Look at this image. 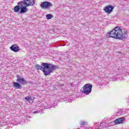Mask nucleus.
I'll return each instance as SVG.
<instances>
[{
    "label": "nucleus",
    "instance_id": "nucleus-13",
    "mask_svg": "<svg viewBox=\"0 0 129 129\" xmlns=\"http://www.w3.org/2000/svg\"><path fill=\"white\" fill-rule=\"evenodd\" d=\"M46 18L47 20H51V18H53V15H52V14H47Z\"/></svg>",
    "mask_w": 129,
    "mask_h": 129
},
{
    "label": "nucleus",
    "instance_id": "nucleus-16",
    "mask_svg": "<svg viewBox=\"0 0 129 129\" xmlns=\"http://www.w3.org/2000/svg\"><path fill=\"white\" fill-rule=\"evenodd\" d=\"M47 102H44V103H43V107L45 109H47L49 108V107H48V106H47Z\"/></svg>",
    "mask_w": 129,
    "mask_h": 129
},
{
    "label": "nucleus",
    "instance_id": "nucleus-14",
    "mask_svg": "<svg viewBox=\"0 0 129 129\" xmlns=\"http://www.w3.org/2000/svg\"><path fill=\"white\" fill-rule=\"evenodd\" d=\"M115 124H116V123H115V120H114V121H112L109 123V125L111 126H112V125H115Z\"/></svg>",
    "mask_w": 129,
    "mask_h": 129
},
{
    "label": "nucleus",
    "instance_id": "nucleus-17",
    "mask_svg": "<svg viewBox=\"0 0 129 129\" xmlns=\"http://www.w3.org/2000/svg\"><path fill=\"white\" fill-rule=\"evenodd\" d=\"M101 126H103V127H106V123L102 122L100 124Z\"/></svg>",
    "mask_w": 129,
    "mask_h": 129
},
{
    "label": "nucleus",
    "instance_id": "nucleus-5",
    "mask_svg": "<svg viewBox=\"0 0 129 129\" xmlns=\"http://www.w3.org/2000/svg\"><path fill=\"white\" fill-rule=\"evenodd\" d=\"M40 7L42 9H50V8H52V7H53V4L50 2L45 1L41 3Z\"/></svg>",
    "mask_w": 129,
    "mask_h": 129
},
{
    "label": "nucleus",
    "instance_id": "nucleus-4",
    "mask_svg": "<svg viewBox=\"0 0 129 129\" xmlns=\"http://www.w3.org/2000/svg\"><path fill=\"white\" fill-rule=\"evenodd\" d=\"M91 91H92V85L91 84H86L83 87V89L81 90V92L86 94V95L91 93Z\"/></svg>",
    "mask_w": 129,
    "mask_h": 129
},
{
    "label": "nucleus",
    "instance_id": "nucleus-1",
    "mask_svg": "<svg viewBox=\"0 0 129 129\" xmlns=\"http://www.w3.org/2000/svg\"><path fill=\"white\" fill-rule=\"evenodd\" d=\"M107 38H114L118 40H122L127 38V30L126 29H121L120 27H115L110 32L106 34Z\"/></svg>",
    "mask_w": 129,
    "mask_h": 129
},
{
    "label": "nucleus",
    "instance_id": "nucleus-2",
    "mask_svg": "<svg viewBox=\"0 0 129 129\" xmlns=\"http://www.w3.org/2000/svg\"><path fill=\"white\" fill-rule=\"evenodd\" d=\"M41 66H42V67L39 64H36L35 68L36 70H41V71L43 72L45 76L50 75V74L53 73V71L56 69V66L46 62H42Z\"/></svg>",
    "mask_w": 129,
    "mask_h": 129
},
{
    "label": "nucleus",
    "instance_id": "nucleus-22",
    "mask_svg": "<svg viewBox=\"0 0 129 129\" xmlns=\"http://www.w3.org/2000/svg\"><path fill=\"white\" fill-rule=\"evenodd\" d=\"M96 123H97V122H96V123H95V124H96Z\"/></svg>",
    "mask_w": 129,
    "mask_h": 129
},
{
    "label": "nucleus",
    "instance_id": "nucleus-12",
    "mask_svg": "<svg viewBox=\"0 0 129 129\" xmlns=\"http://www.w3.org/2000/svg\"><path fill=\"white\" fill-rule=\"evenodd\" d=\"M80 124L81 125H86L87 124V122H86V121L82 120L80 121Z\"/></svg>",
    "mask_w": 129,
    "mask_h": 129
},
{
    "label": "nucleus",
    "instance_id": "nucleus-6",
    "mask_svg": "<svg viewBox=\"0 0 129 129\" xmlns=\"http://www.w3.org/2000/svg\"><path fill=\"white\" fill-rule=\"evenodd\" d=\"M22 2L26 8L30 7V6L35 5V0H23Z\"/></svg>",
    "mask_w": 129,
    "mask_h": 129
},
{
    "label": "nucleus",
    "instance_id": "nucleus-20",
    "mask_svg": "<svg viewBox=\"0 0 129 129\" xmlns=\"http://www.w3.org/2000/svg\"><path fill=\"white\" fill-rule=\"evenodd\" d=\"M6 129H9V128H8V127H7V128H6Z\"/></svg>",
    "mask_w": 129,
    "mask_h": 129
},
{
    "label": "nucleus",
    "instance_id": "nucleus-18",
    "mask_svg": "<svg viewBox=\"0 0 129 129\" xmlns=\"http://www.w3.org/2000/svg\"><path fill=\"white\" fill-rule=\"evenodd\" d=\"M39 112H40V110H37V111H35L33 113H34V114H36V113H39Z\"/></svg>",
    "mask_w": 129,
    "mask_h": 129
},
{
    "label": "nucleus",
    "instance_id": "nucleus-8",
    "mask_svg": "<svg viewBox=\"0 0 129 129\" xmlns=\"http://www.w3.org/2000/svg\"><path fill=\"white\" fill-rule=\"evenodd\" d=\"M10 48L11 51H13L15 53H17V52H19V51H20V47H19V46L17 45V44L12 45Z\"/></svg>",
    "mask_w": 129,
    "mask_h": 129
},
{
    "label": "nucleus",
    "instance_id": "nucleus-7",
    "mask_svg": "<svg viewBox=\"0 0 129 129\" xmlns=\"http://www.w3.org/2000/svg\"><path fill=\"white\" fill-rule=\"evenodd\" d=\"M17 82L18 83H21V84H23V85H25L28 83L27 82V81L24 79V78H20V76L17 75Z\"/></svg>",
    "mask_w": 129,
    "mask_h": 129
},
{
    "label": "nucleus",
    "instance_id": "nucleus-11",
    "mask_svg": "<svg viewBox=\"0 0 129 129\" xmlns=\"http://www.w3.org/2000/svg\"><path fill=\"white\" fill-rule=\"evenodd\" d=\"M13 87L16 89H21L22 88V86H21V84L18 82H13Z\"/></svg>",
    "mask_w": 129,
    "mask_h": 129
},
{
    "label": "nucleus",
    "instance_id": "nucleus-19",
    "mask_svg": "<svg viewBox=\"0 0 129 129\" xmlns=\"http://www.w3.org/2000/svg\"><path fill=\"white\" fill-rule=\"evenodd\" d=\"M127 102L129 103V99L127 100Z\"/></svg>",
    "mask_w": 129,
    "mask_h": 129
},
{
    "label": "nucleus",
    "instance_id": "nucleus-21",
    "mask_svg": "<svg viewBox=\"0 0 129 129\" xmlns=\"http://www.w3.org/2000/svg\"><path fill=\"white\" fill-rule=\"evenodd\" d=\"M55 105H54V106H53V107H55Z\"/></svg>",
    "mask_w": 129,
    "mask_h": 129
},
{
    "label": "nucleus",
    "instance_id": "nucleus-9",
    "mask_svg": "<svg viewBox=\"0 0 129 129\" xmlns=\"http://www.w3.org/2000/svg\"><path fill=\"white\" fill-rule=\"evenodd\" d=\"M114 9V7H112L111 5H109L108 6H106L104 10L107 14H110L112 12V10Z\"/></svg>",
    "mask_w": 129,
    "mask_h": 129
},
{
    "label": "nucleus",
    "instance_id": "nucleus-3",
    "mask_svg": "<svg viewBox=\"0 0 129 129\" xmlns=\"http://www.w3.org/2000/svg\"><path fill=\"white\" fill-rule=\"evenodd\" d=\"M14 13H20V14H25L28 12V9L26 8L23 1H20L17 4V6L14 7Z\"/></svg>",
    "mask_w": 129,
    "mask_h": 129
},
{
    "label": "nucleus",
    "instance_id": "nucleus-15",
    "mask_svg": "<svg viewBox=\"0 0 129 129\" xmlns=\"http://www.w3.org/2000/svg\"><path fill=\"white\" fill-rule=\"evenodd\" d=\"M25 99H26V101H30L32 99V97L30 96H28L25 98Z\"/></svg>",
    "mask_w": 129,
    "mask_h": 129
},
{
    "label": "nucleus",
    "instance_id": "nucleus-10",
    "mask_svg": "<svg viewBox=\"0 0 129 129\" xmlns=\"http://www.w3.org/2000/svg\"><path fill=\"white\" fill-rule=\"evenodd\" d=\"M115 122L116 124H120L123 123V122H125V119L123 117L118 118L115 120Z\"/></svg>",
    "mask_w": 129,
    "mask_h": 129
}]
</instances>
